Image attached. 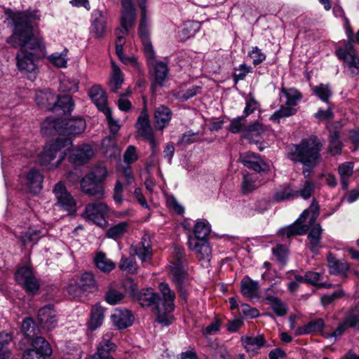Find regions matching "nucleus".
Instances as JSON below:
<instances>
[{"label": "nucleus", "mask_w": 359, "mask_h": 359, "mask_svg": "<svg viewBox=\"0 0 359 359\" xmlns=\"http://www.w3.org/2000/svg\"><path fill=\"white\" fill-rule=\"evenodd\" d=\"M251 67L245 64H242L238 68H235V72L233 74V79L235 83H238V81L243 80L247 74L251 72Z\"/></svg>", "instance_id": "338daca9"}, {"label": "nucleus", "mask_w": 359, "mask_h": 359, "mask_svg": "<svg viewBox=\"0 0 359 359\" xmlns=\"http://www.w3.org/2000/svg\"><path fill=\"white\" fill-rule=\"evenodd\" d=\"M122 5V13L121 16V25L122 29H117L116 31V39L118 35L125 36L128 34V29L131 27L135 21L136 10L132 2V0H121Z\"/></svg>", "instance_id": "9d476101"}, {"label": "nucleus", "mask_w": 359, "mask_h": 359, "mask_svg": "<svg viewBox=\"0 0 359 359\" xmlns=\"http://www.w3.org/2000/svg\"><path fill=\"white\" fill-rule=\"evenodd\" d=\"M123 83V74L120 68L115 64L114 62H111V73L109 81V87L112 92H116L121 88V85Z\"/></svg>", "instance_id": "58836bf2"}, {"label": "nucleus", "mask_w": 359, "mask_h": 359, "mask_svg": "<svg viewBox=\"0 0 359 359\" xmlns=\"http://www.w3.org/2000/svg\"><path fill=\"white\" fill-rule=\"evenodd\" d=\"M344 320L350 327H359V302L349 311Z\"/></svg>", "instance_id": "4d7b16f0"}, {"label": "nucleus", "mask_w": 359, "mask_h": 359, "mask_svg": "<svg viewBox=\"0 0 359 359\" xmlns=\"http://www.w3.org/2000/svg\"><path fill=\"white\" fill-rule=\"evenodd\" d=\"M88 175H91L90 177H93L95 181L102 183L106 179L108 172L103 163H99Z\"/></svg>", "instance_id": "13d9d810"}, {"label": "nucleus", "mask_w": 359, "mask_h": 359, "mask_svg": "<svg viewBox=\"0 0 359 359\" xmlns=\"http://www.w3.org/2000/svg\"><path fill=\"white\" fill-rule=\"evenodd\" d=\"M15 278L20 285L24 286L30 293H35L39 288L38 280L35 278L31 268L23 266L15 273Z\"/></svg>", "instance_id": "4468645a"}, {"label": "nucleus", "mask_w": 359, "mask_h": 359, "mask_svg": "<svg viewBox=\"0 0 359 359\" xmlns=\"http://www.w3.org/2000/svg\"><path fill=\"white\" fill-rule=\"evenodd\" d=\"M79 81L76 78L64 77L60 83V89L63 92L76 93L79 89Z\"/></svg>", "instance_id": "8fccbe9b"}, {"label": "nucleus", "mask_w": 359, "mask_h": 359, "mask_svg": "<svg viewBox=\"0 0 359 359\" xmlns=\"http://www.w3.org/2000/svg\"><path fill=\"white\" fill-rule=\"evenodd\" d=\"M188 246L191 251L196 252L200 260L210 262L212 249L208 240L197 241L196 238H189Z\"/></svg>", "instance_id": "4be33fe9"}, {"label": "nucleus", "mask_w": 359, "mask_h": 359, "mask_svg": "<svg viewBox=\"0 0 359 359\" xmlns=\"http://www.w3.org/2000/svg\"><path fill=\"white\" fill-rule=\"evenodd\" d=\"M86 121L83 118H55L48 117L41 126L43 134H51L53 130L62 135H79L86 129Z\"/></svg>", "instance_id": "39448f33"}, {"label": "nucleus", "mask_w": 359, "mask_h": 359, "mask_svg": "<svg viewBox=\"0 0 359 359\" xmlns=\"http://www.w3.org/2000/svg\"><path fill=\"white\" fill-rule=\"evenodd\" d=\"M125 43V39L123 36L118 35L116 40V53L121 61L127 65H131L137 69H139V64L135 56H126L123 53V45Z\"/></svg>", "instance_id": "72a5a7b5"}, {"label": "nucleus", "mask_w": 359, "mask_h": 359, "mask_svg": "<svg viewBox=\"0 0 359 359\" xmlns=\"http://www.w3.org/2000/svg\"><path fill=\"white\" fill-rule=\"evenodd\" d=\"M107 212L108 207L105 203L96 202L86 205L84 215L87 219L102 226L106 223L105 216Z\"/></svg>", "instance_id": "f8f14e48"}, {"label": "nucleus", "mask_w": 359, "mask_h": 359, "mask_svg": "<svg viewBox=\"0 0 359 359\" xmlns=\"http://www.w3.org/2000/svg\"><path fill=\"white\" fill-rule=\"evenodd\" d=\"M262 183L257 181L256 175L244 173L241 183V191L244 194H248L257 189Z\"/></svg>", "instance_id": "4c0bfd02"}, {"label": "nucleus", "mask_w": 359, "mask_h": 359, "mask_svg": "<svg viewBox=\"0 0 359 359\" xmlns=\"http://www.w3.org/2000/svg\"><path fill=\"white\" fill-rule=\"evenodd\" d=\"M158 289L163 295V300L151 288L141 290L137 296V299L143 307H153L152 311L156 316V321L168 326L172 323V313L175 309V294L165 283H161L158 285Z\"/></svg>", "instance_id": "f03ea898"}, {"label": "nucleus", "mask_w": 359, "mask_h": 359, "mask_svg": "<svg viewBox=\"0 0 359 359\" xmlns=\"http://www.w3.org/2000/svg\"><path fill=\"white\" fill-rule=\"evenodd\" d=\"M322 228L320 224H315L308 235V239L312 245L311 250L315 251L320 241Z\"/></svg>", "instance_id": "5fc2aeb1"}, {"label": "nucleus", "mask_w": 359, "mask_h": 359, "mask_svg": "<svg viewBox=\"0 0 359 359\" xmlns=\"http://www.w3.org/2000/svg\"><path fill=\"white\" fill-rule=\"evenodd\" d=\"M154 58V62L149 64L147 61L148 65L150 67V73L153 79L152 87L155 88L156 86H163L168 76V66L163 62H156V58ZM147 60H148L147 59Z\"/></svg>", "instance_id": "6ab92c4d"}, {"label": "nucleus", "mask_w": 359, "mask_h": 359, "mask_svg": "<svg viewBox=\"0 0 359 359\" xmlns=\"http://www.w3.org/2000/svg\"><path fill=\"white\" fill-rule=\"evenodd\" d=\"M244 121L245 118L242 116L233 118L228 126V130L235 134L240 132L243 133L245 128Z\"/></svg>", "instance_id": "e2e57ef3"}, {"label": "nucleus", "mask_w": 359, "mask_h": 359, "mask_svg": "<svg viewBox=\"0 0 359 359\" xmlns=\"http://www.w3.org/2000/svg\"><path fill=\"white\" fill-rule=\"evenodd\" d=\"M281 93L285 96V104L288 106H296L302 97V94L294 88H283Z\"/></svg>", "instance_id": "de8ad7c7"}, {"label": "nucleus", "mask_w": 359, "mask_h": 359, "mask_svg": "<svg viewBox=\"0 0 359 359\" xmlns=\"http://www.w3.org/2000/svg\"><path fill=\"white\" fill-rule=\"evenodd\" d=\"M43 175L36 169L25 171L19 177L20 189L33 194H39L43 188Z\"/></svg>", "instance_id": "6e6552de"}, {"label": "nucleus", "mask_w": 359, "mask_h": 359, "mask_svg": "<svg viewBox=\"0 0 359 359\" xmlns=\"http://www.w3.org/2000/svg\"><path fill=\"white\" fill-rule=\"evenodd\" d=\"M32 349L40 352L41 354L49 356L52 353V349L49 343L41 337H36L32 342Z\"/></svg>", "instance_id": "a18cd8bd"}, {"label": "nucleus", "mask_w": 359, "mask_h": 359, "mask_svg": "<svg viewBox=\"0 0 359 359\" xmlns=\"http://www.w3.org/2000/svg\"><path fill=\"white\" fill-rule=\"evenodd\" d=\"M327 260L330 273L332 274L342 275L349 269L348 264L346 261L337 260L332 253L327 255Z\"/></svg>", "instance_id": "7c9ffc66"}, {"label": "nucleus", "mask_w": 359, "mask_h": 359, "mask_svg": "<svg viewBox=\"0 0 359 359\" xmlns=\"http://www.w3.org/2000/svg\"><path fill=\"white\" fill-rule=\"evenodd\" d=\"M104 316V309L100 306H96L91 311V316L88 325L89 329L95 330L102 324Z\"/></svg>", "instance_id": "37998d69"}, {"label": "nucleus", "mask_w": 359, "mask_h": 359, "mask_svg": "<svg viewBox=\"0 0 359 359\" xmlns=\"http://www.w3.org/2000/svg\"><path fill=\"white\" fill-rule=\"evenodd\" d=\"M259 286L257 281L245 276L241 281V290L242 294L250 300L257 299L259 297Z\"/></svg>", "instance_id": "c756f323"}, {"label": "nucleus", "mask_w": 359, "mask_h": 359, "mask_svg": "<svg viewBox=\"0 0 359 359\" xmlns=\"http://www.w3.org/2000/svg\"><path fill=\"white\" fill-rule=\"evenodd\" d=\"M297 196V193L290 185L279 189L274 195V199L278 202L287 201Z\"/></svg>", "instance_id": "09e8293b"}, {"label": "nucleus", "mask_w": 359, "mask_h": 359, "mask_svg": "<svg viewBox=\"0 0 359 359\" xmlns=\"http://www.w3.org/2000/svg\"><path fill=\"white\" fill-rule=\"evenodd\" d=\"M354 163L351 161L341 163L338 167V172L341 179V184L344 189H347L349 179L353 172Z\"/></svg>", "instance_id": "c9c22d12"}, {"label": "nucleus", "mask_w": 359, "mask_h": 359, "mask_svg": "<svg viewBox=\"0 0 359 359\" xmlns=\"http://www.w3.org/2000/svg\"><path fill=\"white\" fill-rule=\"evenodd\" d=\"M22 330L26 336L29 337H33L35 334L36 330V324L34 320L31 318L24 320L22 323Z\"/></svg>", "instance_id": "69168bd1"}, {"label": "nucleus", "mask_w": 359, "mask_h": 359, "mask_svg": "<svg viewBox=\"0 0 359 359\" xmlns=\"http://www.w3.org/2000/svg\"><path fill=\"white\" fill-rule=\"evenodd\" d=\"M90 33L96 38H102L106 32L107 23V13L100 10H94L91 13Z\"/></svg>", "instance_id": "f3484780"}, {"label": "nucleus", "mask_w": 359, "mask_h": 359, "mask_svg": "<svg viewBox=\"0 0 359 359\" xmlns=\"http://www.w3.org/2000/svg\"><path fill=\"white\" fill-rule=\"evenodd\" d=\"M342 144L339 141V134L334 132L330 137L329 151L332 155L340 154L341 151Z\"/></svg>", "instance_id": "052dcab7"}, {"label": "nucleus", "mask_w": 359, "mask_h": 359, "mask_svg": "<svg viewBox=\"0 0 359 359\" xmlns=\"http://www.w3.org/2000/svg\"><path fill=\"white\" fill-rule=\"evenodd\" d=\"M324 325L325 323L322 318L316 319L297 329L295 335H304L314 332H320L323 336V334H325L323 331Z\"/></svg>", "instance_id": "473e14b6"}, {"label": "nucleus", "mask_w": 359, "mask_h": 359, "mask_svg": "<svg viewBox=\"0 0 359 359\" xmlns=\"http://www.w3.org/2000/svg\"><path fill=\"white\" fill-rule=\"evenodd\" d=\"M9 17L14 23L13 34L7 39L13 47L20 46L16 55L19 71L29 79H34L39 71L38 60L46 56V46L43 39L32 32L34 24L40 20L38 11H11Z\"/></svg>", "instance_id": "f257e3e1"}, {"label": "nucleus", "mask_w": 359, "mask_h": 359, "mask_svg": "<svg viewBox=\"0 0 359 359\" xmlns=\"http://www.w3.org/2000/svg\"><path fill=\"white\" fill-rule=\"evenodd\" d=\"M111 318L113 324L118 330L127 328L133 323V316L128 310L115 309Z\"/></svg>", "instance_id": "a878e982"}, {"label": "nucleus", "mask_w": 359, "mask_h": 359, "mask_svg": "<svg viewBox=\"0 0 359 359\" xmlns=\"http://www.w3.org/2000/svg\"><path fill=\"white\" fill-rule=\"evenodd\" d=\"M313 93L325 103H328L329 99L331 97L332 94L330 86L323 83L313 88Z\"/></svg>", "instance_id": "6e6d98bb"}, {"label": "nucleus", "mask_w": 359, "mask_h": 359, "mask_svg": "<svg viewBox=\"0 0 359 359\" xmlns=\"http://www.w3.org/2000/svg\"><path fill=\"white\" fill-rule=\"evenodd\" d=\"M141 11V20L139 25L138 34L142 40L144 51L149 64L154 62V50L149 38V27L150 20L147 15V0H137Z\"/></svg>", "instance_id": "0eeeda50"}, {"label": "nucleus", "mask_w": 359, "mask_h": 359, "mask_svg": "<svg viewBox=\"0 0 359 359\" xmlns=\"http://www.w3.org/2000/svg\"><path fill=\"white\" fill-rule=\"evenodd\" d=\"M297 109L292 106L281 105L280 109L275 111L270 117V120L275 122H278L280 118L288 117L295 114Z\"/></svg>", "instance_id": "3c124183"}, {"label": "nucleus", "mask_w": 359, "mask_h": 359, "mask_svg": "<svg viewBox=\"0 0 359 359\" xmlns=\"http://www.w3.org/2000/svg\"><path fill=\"white\" fill-rule=\"evenodd\" d=\"M321 144L316 137L304 140L298 145H293L288 155L291 160L301 162L304 165L303 174L309 177L311 168L316 164L319 158Z\"/></svg>", "instance_id": "7ed1b4c3"}, {"label": "nucleus", "mask_w": 359, "mask_h": 359, "mask_svg": "<svg viewBox=\"0 0 359 359\" xmlns=\"http://www.w3.org/2000/svg\"><path fill=\"white\" fill-rule=\"evenodd\" d=\"M123 297L122 292L113 287H109L105 294V300L108 304L115 305L121 303Z\"/></svg>", "instance_id": "bf43d9fd"}, {"label": "nucleus", "mask_w": 359, "mask_h": 359, "mask_svg": "<svg viewBox=\"0 0 359 359\" xmlns=\"http://www.w3.org/2000/svg\"><path fill=\"white\" fill-rule=\"evenodd\" d=\"M95 287V280L93 273L85 272L74 283L69 284L67 290L74 298H79L86 292H92Z\"/></svg>", "instance_id": "1a4fd4ad"}, {"label": "nucleus", "mask_w": 359, "mask_h": 359, "mask_svg": "<svg viewBox=\"0 0 359 359\" xmlns=\"http://www.w3.org/2000/svg\"><path fill=\"white\" fill-rule=\"evenodd\" d=\"M338 58L343 61L345 67L348 68L352 76L358 74L359 72V58L355 53L346 48H340L336 51Z\"/></svg>", "instance_id": "aec40b11"}, {"label": "nucleus", "mask_w": 359, "mask_h": 359, "mask_svg": "<svg viewBox=\"0 0 359 359\" xmlns=\"http://www.w3.org/2000/svg\"><path fill=\"white\" fill-rule=\"evenodd\" d=\"M241 341L247 352L251 355H256L262 347L269 346L266 344L263 335L243 337Z\"/></svg>", "instance_id": "c85d7f7f"}, {"label": "nucleus", "mask_w": 359, "mask_h": 359, "mask_svg": "<svg viewBox=\"0 0 359 359\" xmlns=\"http://www.w3.org/2000/svg\"><path fill=\"white\" fill-rule=\"evenodd\" d=\"M38 320L43 329L48 331L56 327L57 319L56 311L50 305H47L38 311Z\"/></svg>", "instance_id": "a211bd4d"}, {"label": "nucleus", "mask_w": 359, "mask_h": 359, "mask_svg": "<svg viewBox=\"0 0 359 359\" xmlns=\"http://www.w3.org/2000/svg\"><path fill=\"white\" fill-rule=\"evenodd\" d=\"M210 226L207 220H198L194 228V236H189V238H196L197 241L207 240L210 233Z\"/></svg>", "instance_id": "e433bc0d"}, {"label": "nucleus", "mask_w": 359, "mask_h": 359, "mask_svg": "<svg viewBox=\"0 0 359 359\" xmlns=\"http://www.w3.org/2000/svg\"><path fill=\"white\" fill-rule=\"evenodd\" d=\"M249 57L252 60L254 65H258L266 59V55L257 46L252 47L248 53Z\"/></svg>", "instance_id": "0e129e2a"}, {"label": "nucleus", "mask_w": 359, "mask_h": 359, "mask_svg": "<svg viewBox=\"0 0 359 359\" xmlns=\"http://www.w3.org/2000/svg\"><path fill=\"white\" fill-rule=\"evenodd\" d=\"M68 49L64 48L62 52H55L47 56L48 61L57 68H66L67 67Z\"/></svg>", "instance_id": "ea45409f"}, {"label": "nucleus", "mask_w": 359, "mask_h": 359, "mask_svg": "<svg viewBox=\"0 0 359 359\" xmlns=\"http://www.w3.org/2000/svg\"><path fill=\"white\" fill-rule=\"evenodd\" d=\"M172 113L170 108L164 105H160L154 111V123L156 129L162 130L170 123Z\"/></svg>", "instance_id": "cd10ccee"}, {"label": "nucleus", "mask_w": 359, "mask_h": 359, "mask_svg": "<svg viewBox=\"0 0 359 359\" xmlns=\"http://www.w3.org/2000/svg\"><path fill=\"white\" fill-rule=\"evenodd\" d=\"M241 163L248 168L255 172L266 171L269 165L263 161L258 156L252 152H247L240 157Z\"/></svg>", "instance_id": "393cba45"}, {"label": "nucleus", "mask_w": 359, "mask_h": 359, "mask_svg": "<svg viewBox=\"0 0 359 359\" xmlns=\"http://www.w3.org/2000/svg\"><path fill=\"white\" fill-rule=\"evenodd\" d=\"M91 175H86L81 180V188L83 192L93 196L96 198L101 199L104 198V190L103 187L98 182L95 181Z\"/></svg>", "instance_id": "412c9836"}, {"label": "nucleus", "mask_w": 359, "mask_h": 359, "mask_svg": "<svg viewBox=\"0 0 359 359\" xmlns=\"http://www.w3.org/2000/svg\"><path fill=\"white\" fill-rule=\"evenodd\" d=\"M128 226L129 224L127 222H121L110 227L107 231V236L116 240L124 235Z\"/></svg>", "instance_id": "49530a36"}, {"label": "nucleus", "mask_w": 359, "mask_h": 359, "mask_svg": "<svg viewBox=\"0 0 359 359\" xmlns=\"http://www.w3.org/2000/svg\"><path fill=\"white\" fill-rule=\"evenodd\" d=\"M34 100L37 105L48 110L56 107L57 95L49 90L36 91Z\"/></svg>", "instance_id": "bb28decb"}, {"label": "nucleus", "mask_w": 359, "mask_h": 359, "mask_svg": "<svg viewBox=\"0 0 359 359\" xmlns=\"http://www.w3.org/2000/svg\"><path fill=\"white\" fill-rule=\"evenodd\" d=\"M72 146L73 142L68 137L58 138L53 143L46 145L39 157L41 165L48 169L57 168Z\"/></svg>", "instance_id": "20e7f679"}, {"label": "nucleus", "mask_w": 359, "mask_h": 359, "mask_svg": "<svg viewBox=\"0 0 359 359\" xmlns=\"http://www.w3.org/2000/svg\"><path fill=\"white\" fill-rule=\"evenodd\" d=\"M184 250L183 248L175 246L172 253L171 266L173 265H185Z\"/></svg>", "instance_id": "680f3d73"}, {"label": "nucleus", "mask_w": 359, "mask_h": 359, "mask_svg": "<svg viewBox=\"0 0 359 359\" xmlns=\"http://www.w3.org/2000/svg\"><path fill=\"white\" fill-rule=\"evenodd\" d=\"M95 156V151L88 144H83L74 149L69 156L72 163L81 165L88 163Z\"/></svg>", "instance_id": "5701e85b"}, {"label": "nucleus", "mask_w": 359, "mask_h": 359, "mask_svg": "<svg viewBox=\"0 0 359 359\" xmlns=\"http://www.w3.org/2000/svg\"><path fill=\"white\" fill-rule=\"evenodd\" d=\"M136 125L140 135L149 142L152 154H155L158 150V144L150 126L149 116L146 110L141 112Z\"/></svg>", "instance_id": "9b49d317"}, {"label": "nucleus", "mask_w": 359, "mask_h": 359, "mask_svg": "<svg viewBox=\"0 0 359 359\" xmlns=\"http://www.w3.org/2000/svg\"><path fill=\"white\" fill-rule=\"evenodd\" d=\"M200 29L201 23L198 22H185L182 25V30L180 31V37L181 40L185 41L191 37L194 36Z\"/></svg>", "instance_id": "79ce46f5"}, {"label": "nucleus", "mask_w": 359, "mask_h": 359, "mask_svg": "<svg viewBox=\"0 0 359 359\" xmlns=\"http://www.w3.org/2000/svg\"><path fill=\"white\" fill-rule=\"evenodd\" d=\"M95 264L96 266L102 271L104 273H109L112 271L114 267V263L109 259L105 254L99 252L95 257Z\"/></svg>", "instance_id": "c03bdc74"}, {"label": "nucleus", "mask_w": 359, "mask_h": 359, "mask_svg": "<svg viewBox=\"0 0 359 359\" xmlns=\"http://www.w3.org/2000/svg\"><path fill=\"white\" fill-rule=\"evenodd\" d=\"M102 112L106 116L108 126L111 133L114 134L116 133L120 129V125L118 121H116L113 118L110 109L108 108L107 112L105 111H103Z\"/></svg>", "instance_id": "774afa93"}, {"label": "nucleus", "mask_w": 359, "mask_h": 359, "mask_svg": "<svg viewBox=\"0 0 359 359\" xmlns=\"http://www.w3.org/2000/svg\"><path fill=\"white\" fill-rule=\"evenodd\" d=\"M113 336L112 332H107L103 335L97 345V352L90 359H113L110 355L116 348L115 344L111 341Z\"/></svg>", "instance_id": "dca6fc26"}, {"label": "nucleus", "mask_w": 359, "mask_h": 359, "mask_svg": "<svg viewBox=\"0 0 359 359\" xmlns=\"http://www.w3.org/2000/svg\"><path fill=\"white\" fill-rule=\"evenodd\" d=\"M315 189V184L309 180L303 182L298 191L297 196H301L304 200L309 199L313 194Z\"/></svg>", "instance_id": "864d4df0"}, {"label": "nucleus", "mask_w": 359, "mask_h": 359, "mask_svg": "<svg viewBox=\"0 0 359 359\" xmlns=\"http://www.w3.org/2000/svg\"><path fill=\"white\" fill-rule=\"evenodd\" d=\"M270 292V288H269L266 292V301L268 304L271 306V309L278 316H285L287 312V306L277 297L272 295Z\"/></svg>", "instance_id": "2f4dec72"}, {"label": "nucleus", "mask_w": 359, "mask_h": 359, "mask_svg": "<svg viewBox=\"0 0 359 359\" xmlns=\"http://www.w3.org/2000/svg\"><path fill=\"white\" fill-rule=\"evenodd\" d=\"M264 131L263 125L258 121H255L243 129V135L244 137L248 139L250 142H257L256 138L259 137Z\"/></svg>", "instance_id": "a19ab883"}, {"label": "nucleus", "mask_w": 359, "mask_h": 359, "mask_svg": "<svg viewBox=\"0 0 359 359\" xmlns=\"http://www.w3.org/2000/svg\"><path fill=\"white\" fill-rule=\"evenodd\" d=\"M319 215V205L313 200L309 208L304 210L300 217L292 224L281 228L278 231L280 236L290 238L295 235H302L312 226Z\"/></svg>", "instance_id": "423d86ee"}, {"label": "nucleus", "mask_w": 359, "mask_h": 359, "mask_svg": "<svg viewBox=\"0 0 359 359\" xmlns=\"http://www.w3.org/2000/svg\"><path fill=\"white\" fill-rule=\"evenodd\" d=\"M171 267V274L172 276V281L178 287L180 292L184 295L183 285L187 278V271L185 265H173Z\"/></svg>", "instance_id": "f704fd0d"}, {"label": "nucleus", "mask_w": 359, "mask_h": 359, "mask_svg": "<svg viewBox=\"0 0 359 359\" xmlns=\"http://www.w3.org/2000/svg\"><path fill=\"white\" fill-rule=\"evenodd\" d=\"M130 253L132 256H137L142 262L150 261L152 257L150 236L144 234L140 242L130 247Z\"/></svg>", "instance_id": "2eb2a0df"}, {"label": "nucleus", "mask_w": 359, "mask_h": 359, "mask_svg": "<svg viewBox=\"0 0 359 359\" xmlns=\"http://www.w3.org/2000/svg\"><path fill=\"white\" fill-rule=\"evenodd\" d=\"M58 205L65 211L74 213L76 211V203L72 195L67 191L62 182H58L53 189Z\"/></svg>", "instance_id": "ddd939ff"}, {"label": "nucleus", "mask_w": 359, "mask_h": 359, "mask_svg": "<svg viewBox=\"0 0 359 359\" xmlns=\"http://www.w3.org/2000/svg\"><path fill=\"white\" fill-rule=\"evenodd\" d=\"M56 107H59L65 113H70L74 109V102L70 95H57Z\"/></svg>", "instance_id": "603ef678"}, {"label": "nucleus", "mask_w": 359, "mask_h": 359, "mask_svg": "<svg viewBox=\"0 0 359 359\" xmlns=\"http://www.w3.org/2000/svg\"><path fill=\"white\" fill-rule=\"evenodd\" d=\"M88 95L100 111H108L107 95L101 86L93 85L89 88Z\"/></svg>", "instance_id": "b1692460"}]
</instances>
